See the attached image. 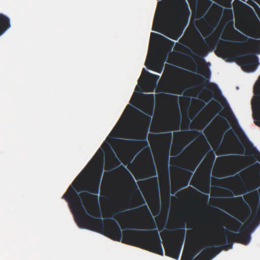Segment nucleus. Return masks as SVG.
Here are the masks:
<instances>
[{"mask_svg": "<svg viewBox=\"0 0 260 260\" xmlns=\"http://www.w3.org/2000/svg\"><path fill=\"white\" fill-rule=\"evenodd\" d=\"M185 256L184 255V254L182 255V257H181V260H185Z\"/></svg>", "mask_w": 260, "mask_h": 260, "instance_id": "09e8293b", "label": "nucleus"}, {"mask_svg": "<svg viewBox=\"0 0 260 260\" xmlns=\"http://www.w3.org/2000/svg\"><path fill=\"white\" fill-rule=\"evenodd\" d=\"M214 160L215 155L210 150L197 169L190 182V185L207 194L210 192L211 174Z\"/></svg>", "mask_w": 260, "mask_h": 260, "instance_id": "423d86ee", "label": "nucleus"}, {"mask_svg": "<svg viewBox=\"0 0 260 260\" xmlns=\"http://www.w3.org/2000/svg\"><path fill=\"white\" fill-rule=\"evenodd\" d=\"M118 128H119V129H121V126H120V127H119Z\"/></svg>", "mask_w": 260, "mask_h": 260, "instance_id": "4d7b16f0", "label": "nucleus"}, {"mask_svg": "<svg viewBox=\"0 0 260 260\" xmlns=\"http://www.w3.org/2000/svg\"><path fill=\"white\" fill-rule=\"evenodd\" d=\"M164 60L160 61L157 57L152 59L151 60V67L148 66L147 64V61L145 62V65L150 70H152L158 73H160L164 68Z\"/></svg>", "mask_w": 260, "mask_h": 260, "instance_id": "bb28decb", "label": "nucleus"}, {"mask_svg": "<svg viewBox=\"0 0 260 260\" xmlns=\"http://www.w3.org/2000/svg\"><path fill=\"white\" fill-rule=\"evenodd\" d=\"M193 63L196 68H198V66L196 61H193Z\"/></svg>", "mask_w": 260, "mask_h": 260, "instance_id": "a18cd8bd", "label": "nucleus"}, {"mask_svg": "<svg viewBox=\"0 0 260 260\" xmlns=\"http://www.w3.org/2000/svg\"><path fill=\"white\" fill-rule=\"evenodd\" d=\"M231 30L233 40L240 42L243 45L248 44L252 47L256 54L260 53V42L259 41L250 39L236 30L233 26V21L232 22Z\"/></svg>", "mask_w": 260, "mask_h": 260, "instance_id": "f8f14e48", "label": "nucleus"}, {"mask_svg": "<svg viewBox=\"0 0 260 260\" xmlns=\"http://www.w3.org/2000/svg\"><path fill=\"white\" fill-rule=\"evenodd\" d=\"M179 42L183 44L185 43V41L184 40L183 38H181L179 40Z\"/></svg>", "mask_w": 260, "mask_h": 260, "instance_id": "79ce46f5", "label": "nucleus"}, {"mask_svg": "<svg viewBox=\"0 0 260 260\" xmlns=\"http://www.w3.org/2000/svg\"><path fill=\"white\" fill-rule=\"evenodd\" d=\"M158 40L162 42L164 49L168 51H171L174 45V42L165 38L163 36L156 33L151 32L150 35V41Z\"/></svg>", "mask_w": 260, "mask_h": 260, "instance_id": "412c9836", "label": "nucleus"}, {"mask_svg": "<svg viewBox=\"0 0 260 260\" xmlns=\"http://www.w3.org/2000/svg\"><path fill=\"white\" fill-rule=\"evenodd\" d=\"M140 201L141 202V204H145V201L141 195L140 196Z\"/></svg>", "mask_w": 260, "mask_h": 260, "instance_id": "4c0bfd02", "label": "nucleus"}, {"mask_svg": "<svg viewBox=\"0 0 260 260\" xmlns=\"http://www.w3.org/2000/svg\"><path fill=\"white\" fill-rule=\"evenodd\" d=\"M121 117L107 137L87 166L70 185L62 198L68 203L80 228H89L107 235L115 239H120L121 232L117 222L110 219L107 224L101 218L98 194L103 172L105 147L110 149V141L114 140L113 133Z\"/></svg>", "mask_w": 260, "mask_h": 260, "instance_id": "f257e3e1", "label": "nucleus"}, {"mask_svg": "<svg viewBox=\"0 0 260 260\" xmlns=\"http://www.w3.org/2000/svg\"><path fill=\"white\" fill-rule=\"evenodd\" d=\"M165 136L167 137L168 143L166 146H163L160 158L158 163L169 165V152L172 136L171 133L166 134Z\"/></svg>", "mask_w": 260, "mask_h": 260, "instance_id": "aec40b11", "label": "nucleus"}, {"mask_svg": "<svg viewBox=\"0 0 260 260\" xmlns=\"http://www.w3.org/2000/svg\"><path fill=\"white\" fill-rule=\"evenodd\" d=\"M248 7L250 9V10H251V11H253V10L252 9V8H251L250 7Z\"/></svg>", "mask_w": 260, "mask_h": 260, "instance_id": "864d4df0", "label": "nucleus"}, {"mask_svg": "<svg viewBox=\"0 0 260 260\" xmlns=\"http://www.w3.org/2000/svg\"><path fill=\"white\" fill-rule=\"evenodd\" d=\"M120 211H116V212H113L112 214H111V217L114 218H116V217L119 215L120 214Z\"/></svg>", "mask_w": 260, "mask_h": 260, "instance_id": "c9c22d12", "label": "nucleus"}, {"mask_svg": "<svg viewBox=\"0 0 260 260\" xmlns=\"http://www.w3.org/2000/svg\"><path fill=\"white\" fill-rule=\"evenodd\" d=\"M174 12L176 19L184 24L185 27L188 21L190 12L186 0H175Z\"/></svg>", "mask_w": 260, "mask_h": 260, "instance_id": "9d476101", "label": "nucleus"}, {"mask_svg": "<svg viewBox=\"0 0 260 260\" xmlns=\"http://www.w3.org/2000/svg\"><path fill=\"white\" fill-rule=\"evenodd\" d=\"M208 148H209V149H210V146L209 145H208Z\"/></svg>", "mask_w": 260, "mask_h": 260, "instance_id": "5fc2aeb1", "label": "nucleus"}, {"mask_svg": "<svg viewBox=\"0 0 260 260\" xmlns=\"http://www.w3.org/2000/svg\"><path fill=\"white\" fill-rule=\"evenodd\" d=\"M249 47L245 45L244 49L240 52L236 54V51L232 47L228 46H223L219 47L217 52L218 56L225 59L226 61H231L236 57L239 59L242 63V68L248 72L254 71L258 64V58L255 57V59L252 61L249 60L251 53L248 51Z\"/></svg>", "mask_w": 260, "mask_h": 260, "instance_id": "0eeeda50", "label": "nucleus"}, {"mask_svg": "<svg viewBox=\"0 0 260 260\" xmlns=\"http://www.w3.org/2000/svg\"><path fill=\"white\" fill-rule=\"evenodd\" d=\"M207 91L208 92H209V93H210V98L208 99V100H207V101H206V102H208V101H209V100H210V99L213 96V92H212V91L210 89H207Z\"/></svg>", "mask_w": 260, "mask_h": 260, "instance_id": "e433bc0d", "label": "nucleus"}, {"mask_svg": "<svg viewBox=\"0 0 260 260\" xmlns=\"http://www.w3.org/2000/svg\"><path fill=\"white\" fill-rule=\"evenodd\" d=\"M237 199H238V200H240V201H243V199H242V197H239V198H237Z\"/></svg>", "mask_w": 260, "mask_h": 260, "instance_id": "8fccbe9b", "label": "nucleus"}, {"mask_svg": "<svg viewBox=\"0 0 260 260\" xmlns=\"http://www.w3.org/2000/svg\"><path fill=\"white\" fill-rule=\"evenodd\" d=\"M139 210L142 213L144 219L142 220L136 222L135 223L136 225L131 228L137 229L153 230L152 231L149 233L150 237H149L146 238L143 236V235L146 233L144 232L127 230L124 231L122 234L121 230H120L121 232L120 238L115 239L101 232L91 229L89 228V226L84 229L97 232L112 240L118 241H120L122 237V241L125 244L137 246L150 252L162 255L163 250L161 240L158 232L156 230V224L148 206L146 205H144ZM117 224L118 223H117ZM118 226L120 228L119 225Z\"/></svg>", "mask_w": 260, "mask_h": 260, "instance_id": "f03ea898", "label": "nucleus"}, {"mask_svg": "<svg viewBox=\"0 0 260 260\" xmlns=\"http://www.w3.org/2000/svg\"><path fill=\"white\" fill-rule=\"evenodd\" d=\"M205 78L198 76L199 79L202 81L201 83L197 84L198 86L206 87L209 85L211 89L214 92L216 97H219L221 95V93L220 89L218 88L217 85L214 83H210L209 82L210 78V72L209 69L207 70L206 72L204 74Z\"/></svg>", "mask_w": 260, "mask_h": 260, "instance_id": "a211bd4d", "label": "nucleus"}, {"mask_svg": "<svg viewBox=\"0 0 260 260\" xmlns=\"http://www.w3.org/2000/svg\"><path fill=\"white\" fill-rule=\"evenodd\" d=\"M248 144L250 146L249 150H252L255 151L254 156L258 160V161H260V153L257 151L254 147H253L252 144L250 142H249Z\"/></svg>", "mask_w": 260, "mask_h": 260, "instance_id": "2f4dec72", "label": "nucleus"}, {"mask_svg": "<svg viewBox=\"0 0 260 260\" xmlns=\"http://www.w3.org/2000/svg\"><path fill=\"white\" fill-rule=\"evenodd\" d=\"M218 147H219V148H220V147H221V146L219 145V144L218 145Z\"/></svg>", "mask_w": 260, "mask_h": 260, "instance_id": "6e6d98bb", "label": "nucleus"}, {"mask_svg": "<svg viewBox=\"0 0 260 260\" xmlns=\"http://www.w3.org/2000/svg\"><path fill=\"white\" fill-rule=\"evenodd\" d=\"M256 166L257 170H245L236 175L234 177L236 185L235 189L224 190L226 193L223 196L232 197L234 195L248 193L247 197L249 199L258 200L259 192L257 189L260 187V164L257 163Z\"/></svg>", "mask_w": 260, "mask_h": 260, "instance_id": "7ed1b4c3", "label": "nucleus"}, {"mask_svg": "<svg viewBox=\"0 0 260 260\" xmlns=\"http://www.w3.org/2000/svg\"><path fill=\"white\" fill-rule=\"evenodd\" d=\"M222 119L223 121H224V123H225V124L226 125L227 127H229L230 126H229V124H228V123L227 121H226L225 119H224V118H222Z\"/></svg>", "mask_w": 260, "mask_h": 260, "instance_id": "a19ab883", "label": "nucleus"}, {"mask_svg": "<svg viewBox=\"0 0 260 260\" xmlns=\"http://www.w3.org/2000/svg\"><path fill=\"white\" fill-rule=\"evenodd\" d=\"M144 104L138 107L139 109L147 114V116H151L153 115L155 96L154 94H145L144 95Z\"/></svg>", "mask_w": 260, "mask_h": 260, "instance_id": "dca6fc26", "label": "nucleus"}, {"mask_svg": "<svg viewBox=\"0 0 260 260\" xmlns=\"http://www.w3.org/2000/svg\"><path fill=\"white\" fill-rule=\"evenodd\" d=\"M192 175V172H189V171L185 170V173L177 180L176 185L178 189L186 187L188 185Z\"/></svg>", "mask_w": 260, "mask_h": 260, "instance_id": "a878e982", "label": "nucleus"}, {"mask_svg": "<svg viewBox=\"0 0 260 260\" xmlns=\"http://www.w3.org/2000/svg\"><path fill=\"white\" fill-rule=\"evenodd\" d=\"M230 13H231V15H232V16L233 17L232 10H230Z\"/></svg>", "mask_w": 260, "mask_h": 260, "instance_id": "603ef678", "label": "nucleus"}, {"mask_svg": "<svg viewBox=\"0 0 260 260\" xmlns=\"http://www.w3.org/2000/svg\"><path fill=\"white\" fill-rule=\"evenodd\" d=\"M157 167L161 180H165L167 182L168 193L169 194L170 191L169 165L158 163Z\"/></svg>", "mask_w": 260, "mask_h": 260, "instance_id": "4be33fe9", "label": "nucleus"}, {"mask_svg": "<svg viewBox=\"0 0 260 260\" xmlns=\"http://www.w3.org/2000/svg\"><path fill=\"white\" fill-rule=\"evenodd\" d=\"M193 139L190 138V135L186 132H176L174 133V149H177V153H180L184 148L185 145L188 144Z\"/></svg>", "mask_w": 260, "mask_h": 260, "instance_id": "4468645a", "label": "nucleus"}, {"mask_svg": "<svg viewBox=\"0 0 260 260\" xmlns=\"http://www.w3.org/2000/svg\"><path fill=\"white\" fill-rule=\"evenodd\" d=\"M107 175H108V173L107 172H105L104 175L103 179V182H102V186H101V191H102V192L103 191L104 187V184H105V182L108 180Z\"/></svg>", "mask_w": 260, "mask_h": 260, "instance_id": "f704fd0d", "label": "nucleus"}, {"mask_svg": "<svg viewBox=\"0 0 260 260\" xmlns=\"http://www.w3.org/2000/svg\"><path fill=\"white\" fill-rule=\"evenodd\" d=\"M200 233H201V234H202V233H203V229H201L200 230Z\"/></svg>", "mask_w": 260, "mask_h": 260, "instance_id": "3c124183", "label": "nucleus"}, {"mask_svg": "<svg viewBox=\"0 0 260 260\" xmlns=\"http://www.w3.org/2000/svg\"><path fill=\"white\" fill-rule=\"evenodd\" d=\"M160 25V19L157 21L156 14L152 26L153 30L161 32L174 40H177L181 36L183 31V28H178L174 26H165L160 29L159 28Z\"/></svg>", "mask_w": 260, "mask_h": 260, "instance_id": "9b49d317", "label": "nucleus"}, {"mask_svg": "<svg viewBox=\"0 0 260 260\" xmlns=\"http://www.w3.org/2000/svg\"><path fill=\"white\" fill-rule=\"evenodd\" d=\"M222 181V180L218 179H214L212 182V186H221L220 183Z\"/></svg>", "mask_w": 260, "mask_h": 260, "instance_id": "72a5a7b5", "label": "nucleus"}, {"mask_svg": "<svg viewBox=\"0 0 260 260\" xmlns=\"http://www.w3.org/2000/svg\"><path fill=\"white\" fill-rule=\"evenodd\" d=\"M188 73L184 70L169 66L164 72L162 77L159 82V86L163 91L182 94L185 90L182 83V76Z\"/></svg>", "mask_w": 260, "mask_h": 260, "instance_id": "39448f33", "label": "nucleus"}, {"mask_svg": "<svg viewBox=\"0 0 260 260\" xmlns=\"http://www.w3.org/2000/svg\"><path fill=\"white\" fill-rule=\"evenodd\" d=\"M227 159L230 161L232 169L228 168L222 170H216L213 171V175L216 177H223L229 175H233L235 172H238L239 169H237V160L240 158L239 156L231 155L227 156Z\"/></svg>", "mask_w": 260, "mask_h": 260, "instance_id": "2eb2a0df", "label": "nucleus"}, {"mask_svg": "<svg viewBox=\"0 0 260 260\" xmlns=\"http://www.w3.org/2000/svg\"><path fill=\"white\" fill-rule=\"evenodd\" d=\"M198 35L202 42V44L198 46L197 49L194 51L195 54L193 53L190 48L187 47H184V48L186 52L191 56L200 57H203V55L207 53L208 50H212V48L210 44L205 42L198 32Z\"/></svg>", "mask_w": 260, "mask_h": 260, "instance_id": "f3484780", "label": "nucleus"}, {"mask_svg": "<svg viewBox=\"0 0 260 260\" xmlns=\"http://www.w3.org/2000/svg\"><path fill=\"white\" fill-rule=\"evenodd\" d=\"M139 122V128L135 131H123L120 136L123 138L138 139L142 141L137 142L133 140H122L120 141L123 149V154L118 155L119 158L122 160L125 154L127 153L134 145L137 143L143 144L145 146L148 147V143L147 141V137L151 118L146 114L139 111H137Z\"/></svg>", "mask_w": 260, "mask_h": 260, "instance_id": "20e7f679", "label": "nucleus"}, {"mask_svg": "<svg viewBox=\"0 0 260 260\" xmlns=\"http://www.w3.org/2000/svg\"><path fill=\"white\" fill-rule=\"evenodd\" d=\"M120 164V160L116 157L114 152L111 150L110 157L106 161L105 169L112 172L114 171Z\"/></svg>", "mask_w": 260, "mask_h": 260, "instance_id": "5701e85b", "label": "nucleus"}, {"mask_svg": "<svg viewBox=\"0 0 260 260\" xmlns=\"http://www.w3.org/2000/svg\"><path fill=\"white\" fill-rule=\"evenodd\" d=\"M219 252L217 247H214L213 244H210L193 260H211Z\"/></svg>", "mask_w": 260, "mask_h": 260, "instance_id": "6ab92c4d", "label": "nucleus"}, {"mask_svg": "<svg viewBox=\"0 0 260 260\" xmlns=\"http://www.w3.org/2000/svg\"><path fill=\"white\" fill-rule=\"evenodd\" d=\"M11 27L10 18L3 13H0V37Z\"/></svg>", "mask_w": 260, "mask_h": 260, "instance_id": "393cba45", "label": "nucleus"}, {"mask_svg": "<svg viewBox=\"0 0 260 260\" xmlns=\"http://www.w3.org/2000/svg\"><path fill=\"white\" fill-rule=\"evenodd\" d=\"M240 132L241 133V134L242 135V136L245 138V139H247L245 135H244V134L243 133V132L240 129Z\"/></svg>", "mask_w": 260, "mask_h": 260, "instance_id": "49530a36", "label": "nucleus"}, {"mask_svg": "<svg viewBox=\"0 0 260 260\" xmlns=\"http://www.w3.org/2000/svg\"><path fill=\"white\" fill-rule=\"evenodd\" d=\"M144 73L148 75L147 85L150 88L148 91H153L156 86V83L159 78V76L150 73L144 68L142 71V75Z\"/></svg>", "mask_w": 260, "mask_h": 260, "instance_id": "b1692460", "label": "nucleus"}, {"mask_svg": "<svg viewBox=\"0 0 260 260\" xmlns=\"http://www.w3.org/2000/svg\"><path fill=\"white\" fill-rule=\"evenodd\" d=\"M203 197H205V199H206V200L207 201L208 199V196L207 195H204V194H202V195Z\"/></svg>", "mask_w": 260, "mask_h": 260, "instance_id": "37998d69", "label": "nucleus"}, {"mask_svg": "<svg viewBox=\"0 0 260 260\" xmlns=\"http://www.w3.org/2000/svg\"><path fill=\"white\" fill-rule=\"evenodd\" d=\"M176 230L173 237L167 238L165 233L161 234L164 246L167 256L178 259L185 239V223L183 222Z\"/></svg>", "mask_w": 260, "mask_h": 260, "instance_id": "6e6552de", "label": "nucleus"}, {"mask_svg": "<svg viewBox=\"0 0 260 260\" xmlns=\"http://www.w3.org/2000/svg\"><path fill=\"white\" fill-rule=\"evenodd\" d=\"M223 11V8L222 7L215 3H213L206 15V17L211 20L210 21L207 22V25L212 30H213L216 26V24L214 22V20H216L218 21L221 17Z\"/></svg>", "mask_w": 260, "mask_h": 260, "instance_id": "ddd939ff", "label": "nucleus"}, {"mask_svg": "<svg viewBox=\"0 0 260 260\" xmlns=\"http://www.w3.org/2000/svg\"><path fill=\"white\" fill-rule=\"evenodd\" d=\"M211 4H212V2L210 1H208L206 3H203V4L202 5V8H201V10L203 12V15L205 14L207 12V11L209 9V7Z\"/></svg>", "mask_w": 260, "mask_h": 260, "instance_id": "c756f323", "label": "nucleus"}, {"mask_svg": "<svg viewBox=\"0 0 260 260\" xmlns=\"http://www.w3.org/2000/svg\"><path fill=\"white\" fill-rule=\"evenodd\" d=\"M203 247L204 245L202 243H199L196 244L193 247V249L196 251V254L199 252Z\"/></svg>", "mask_w": 260, "mask_h": 260, "instance_id": "473e14b6", "label": "nucleus"}, {"mask_svg": "<svg viewBox=\"0 0 260 260\" xmlns=\"http://www.w3.org/2000/svg\"><path fill=\"white\" fill-rule=\"evenodd\" d=\"M129 107H130L131 108H132V107L129 105H128L127 106V107H126V108L125 110H124V112H123V114H124V113H125V111H126V109H127Z\"/></svg>", "mask_w": 260, "mask_h": 260, "instance_id": "de8ad7c7", "label": "nucleus"}, {"mask_svg": "<svg viewBox=\"0 0 260 260\" xmlns=\"http://www.w3.org/2000/svg\"><path fill=\"white\" fill-rule=\"evenodd\" d=\"M120 169H121L122 170H123L125 173H126L128 176L129 177H130L131 178V181H132L133 183L134 184V185H135V188L138 190V188L136 185V183H135V181L134 179V178H133L132 175L130 174V173L128 172V171L122 165L120 166Z\"/></svg>", "mask_w": 260, "mask_h": 260, "instance_id": "7c9ffc66", "label": "nucleus"}, {"mask_svg": "<svg viewBox=\"0 0 260 260\" xmlns=\"http://www.w3.org/2000/svg\"><path fill=\"white\" fill-rule=\"evenodd\" d=\"M188 189H190V190H191L192 191H195V190L193 188H192L191 187H189L188 189H186L183 190V192H185V193H187L188 192Z\"/></svg>", "mask_w": 260, "mask_h": 260, "instance_id": "58836bf2", "label": "nucleus"}, {"mask_svg": "<svg viewBox=\"0 0 260 260\" xmlns=\"http://www.w3.org/2000/svg\"><path fill=\"white\" fill-rule=\"evenodd\" d=\"M247 208H248V216H249L250 215V209L249 208V207L248 206H247Z\"/></svg>", "mask_w": 260, "mask_h": 260, "instance_id": "c03bdc74", "label": "nucleus"}, {"mask_svg": "<svg viewBox=\"0 0 260 260\" xmlns=\"http://www.w3.org/2000/svg\"><path fill=\"white\" fill-rule=\"evenodd\" d=\"M142 172L146 177L156 176V168L151 156H150V160L145 163ZM149 182L151 187L153 189L151 199L149 203V205L150 207L156 206L159 210L160 208V198L157 177H154L149 179Z\"/></svg>", "mask_w": 260, "mask_h": 260, "instance_id": "1a4fd4ad", "label": "nucleus"}, {"mask_svg": "<svg viewBox=\"0 0 260 260\" xmlns=\"http://www.w3.org/2000/svg\"><path fill=\"white\" fill-rule=\"evenodd\" d=\"M205 155V153L200 154L198 157H193L189 162V172H193L195 171L196 169L199 165L200 161L202 160Z\"/></svg>", "mask_w": 260, "mask_h": 260, "instance_id": "c85d7f7f", "label": "nucleus"}, {"mask_svg": "<svg viewBox=\"0 0 260 260\" xmlns=\"http://www.w3.org/2000/svg\"><path fill=\"white\" fill-rule=\"evenodd\" d=\"M198 135L200 137L205 139V137L203 135V134L201 133V132H199L198 133Z\"/></svg>", "mask_w": 260, "mask_h": 260, "instance_id": "ea45409f", "label": "nucleus"}, {"mask_svg": "<svg viewBox=\"0 0 260 260\" xmlns=\"http://www.w3.org/2000/svg\"><path fill=\"white\" fill-rule=\"evenodd\" d=\"M229 133L232 134L234 135V136L235 138L236 141L237 143L238 144V146H234L233 147L234 149L235 150L233 152H226V153L229 154V153H237V154H244L245 152V148L244 145L240 142V141L238 140L237 137L235 135L232 129H230L229 132Z\"/></svg>", "mask_w": 260, "mask_h": 260, "instance_id": "cd10ccee", "label": "nucleus"}]
</instances>
